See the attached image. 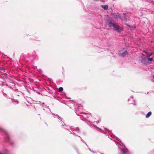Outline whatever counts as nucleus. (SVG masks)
Returning a JSON list of instances; mask_svg holds the SVG:
<instances>
[{"label": "nucleus", "mask_w": 154, "mask_h": 154, "mask_svg": "<svg viewBox=\"0 0 154 154\" xmlns=\"http://www.w3.org/2000/svg\"><path fill=\"white\" fill-rule=\"evenodd\" d=\"M128 54V53L127 51H125L124 52L120 53L119 54V56L124 57L126 56Z\"/></svg>", "instance_id": "nucleus-5"}, {"label": "nucleus", "mask_w": 154, "mask_h": 154, "mask_svg": "<svg viewBox=\"0 0 154 154\" xmlns=\"http://www.w3.org/2000/svg\"><path fill=\"white\" fill-rule=\"evenodd\" d=\"M147 60L150 61H151L152 60V58H149V57H147Z\"/></svg>", "instance_id": "nucleus-11"}, {"label": "nucleus", "mask_w": 154, "mask_h": 154, "mask_svg": "<svg viewBox=\"0 0 154 154\" xmlns=\"http://www.w3.org/2000/svg\"><path fill=\"white\" fill-rule=\"evenodd\" d=\"M1 69L0 68V70Z\"/></svg>", "instance_id": "nucleus-21"}, {"label": "nucleus", "mask_w": 154, "mask_h": 154, "mask_svg": "<svg viewBox=\"0 0 154 154\" xmlns=\"http://www.w3.org/2000/svg\"><path fill=\"white\" fill-rule=\"evenodd\" d=\"M97 130L100 129L99 128H98L97 127Z\"/></svg>", "instance_id": "nucleus-15"}, {"label": "nucleus", "mask_w": 154, "mask_h": 154, "mask_svg": "<svg viewBox=\"0 0 154 154\" xmlns=\"http://www.w3.org/2000/svg\"><path fill=\"white\" fill-rule=\"evenodd\" d=\"M152 54H153L152 53H151L150 54L148 53V55H147V57H149L151 56H152Z\"/></svg>", "instance_id": "nucleus-10"}, {"label": "nucleus", "mask_w": 154, "mask_h": 154, "mask_svg": "<svg viewBox=\"0 0 154 154\" xmlns=\"http://www.w3.org/2000/svg\"><path fill=\"white\" fill-rule=\"evenodd\" d=\"M12 145H13V143H12Z\"/></svg>", "instance_id": "nucleus-20"}, {"label": "nucleus", "mask_w": 154, "mask_h": 154, "mask_svg": "<svg viewBox=\"0 0 154 154\" xmlns=\"http://www.w3.org/2000/svg\"><path fill=\"white\" fill-rule=\"evenodd\" d=\"M100 122L99 121H98V123L99 122Z\"/></svg>", "instance_id": "nucleus-18"}, {"label": "nucleus", "mask_w": 154, "mask_h": 154, "mask_svg": "<svg viewBox=\"0 0 154 154\" xmlns=\"http://www.w3.org/2000/svg\"><path fill=\"white\" fill-rule=\"evenodd\" d=\"M142 62L143 63H145L144 61V60H142Z\"/></svg>", "instance_id": "nucleus-14"}, {"label": "nucleus", "mask_w": 154, "mask_h": 154, "mask_svg": "<svg viewBox=\"0 0 154 154\" xmlns=\"http://www.w3.org/2000/svg\"><path fill=\"white\" fill-rule=\"evenodd\" d=\"M128 101L129 103L134 105H136V102L135 100L133 99V97L132 96H131L128 99Z\"/></svg>", "instance_id": "nucleus-4"}, {"label": "nucleus", "mask_w": 154, "mask_h": 154, "mask_svg": "<svg viewBox=\"0 0 154 154\" xmlns=\"http://www.w3.org/2000/svg\"><path fill=\"white\" fill-rule=\"evenodd\" d=\"M101 7L103 8L105 10H106L108 8V6L107 5H101Z\"/></svg>", "instance_id": "nucleus-6"}, {"label": "nucleus", "mask_w": 154, "mask_h": 154, "mask_svg": "<svg viewBox=\"0 0 154 154\" xmlns=\"http://www.w3.org/2000/svg\"><path fill=\"white\" fill-rule=\"evenodd\" d=\"M91 125L94 126V127H96V125H94V124L93 123H92L91 124Z\"/></svg>", "instance_id": "nucleus-13"}, {"label": "nucleus", "mask_w": 154, "mask_h": 154, "mask_svg": "<svg viewBox=\"0 0 154 154\" xmlns=\"http://www.w3.org/2000/svg\"><path fill=\"white\" fill-rule=\"evenodd\" d=\"M152 114V112L150 111L149 112L146 116V117L147 118H149Z\"/></svg>", "instance_id": "nucleus-7"}, {"label": "nucleus", "mask_w": 154, "mask_h": 154, "mask_svg": "<svg viewBox=\"0 0 154 154\" xmlns=\"http://www.w3.org/2000/svg\"><path fill=\"white\" fill-rule=\"evenodd\" d=\"M112 16L116 19H121L125 21L128 20V14L126 13L122 14H120L118 13L114 14H112Z\"/></svg>", "instance_id": "nucleus-2"}, {"label": "nucleus", "mask_w": 154, "mask_h": 154, "mask_svg": "<svg viewBox=\"0 0 154 154\" xmlns=\"http://www.w3.org/2000/svg\"><path fill=\"white\" fill-rule=\"evenodd\" d=\"M153 78L154 79V75L153 76Z\"/></svg>", "instance_id": "nucleus-17"}, {"label": "nucleus", "mask_w": 154, "mask_h": 154, "mask_svg": "<svg viewBox=\"0 0 154 154\" xmlns=\"http://www.w3.org/2000/svg\"><path fill=\"white\" fill-rule=\"evenodd\" d=\"M117 146L119 149V151L118 152V154H125L127 151V149H125L124 148L122 147V146L120 144H117Z\"/></svg>", "instance_id": "nucleus-3"}, {"label": "nucleus", "mask_w": 154, "mask_h": 154, "mask_svg": "<svg viewBox=\"0 0 154 154\" xmlns=\"http://www.w3.org/2000/svg\"><path fill=\"white\" fill-rule=\"evenodd\" d=\"M110 137H111V138L109 137V138H110V139H111V140H113L112 139V137H111V136H110Z\"/></svg>", "instance_id": "nucleus-16"}, {"label": "nucleus", "mask_w": 154, "mask_h": 154, "mask_svg": "<svg viewBox=\"0 0 154 154\" xmlns=\"http://www.w3.org/2000/svg\"><path fill=\"white\" fill-rule=\"evenodd\" d=\"M63 90V88L62 87H60L58 89V91L59 92H61Z\"/></svg>", "instance_id": "nucleus-9"}, {"label": "nucleus", "mask_w": 154, "mask_h": 154, "mask_svg": "<svg viewBox=\"0 0 154 154\" xmlns=\"http://www.w3.org/2000/svg\"><path fill=\"white\" fill-rule=\"evenodd\" d=\"M106 24L108 26L111 28H113L118 32H120L121 31L119 26L115 22H112L111 20H106Z\"/></svg>", "instance_id": "nucleus-1"}, {"label": "nucleus", "mask_w": 154, "mask_h": 154, "mask_svg": "<svg viewBox=\"0 0 154 154\" xmlns=\"http://www.w3.org/2000/svg\"><path fill=\"white\" fill-rule=\"evenodd\" d=\"M101 130L103 131H109V130H108L107 128H103V129H101Z\"/></svg>", "instance_id": "nucleus-8"}, {"label": "nucleus", "mask_w": 154, "mask_h": 154, "mask_svg": "<svg viewBox=\"0 0 154 154\" xmlns=\"http://www.w3.org/2000/svg\"><path fill=\"white\" fill-rule=\"evenodd\" d=\"M143 52L144 53H145L147 55H148V52H146V51H143Z\"/></svg>", "instance_id": "nucleus-12"}, {"label": "nucleus", "mask_w": 154, "mask_h": 154, "mask_svg": "<svg viewBox=\"0 0 154 154\" xmlns=\"http://www.w3.org/2000/svg\"><path fill=\"white\" fill-rule=\"evenodd\" d=\"M8 139H9V137H8Z\"/></svg>", "instance_id": "nucleus-19"}]
</instances>
